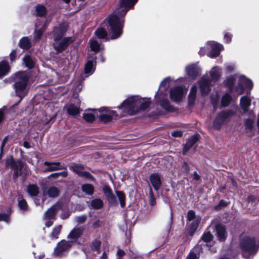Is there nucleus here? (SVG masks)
<instances>
[{"mask_svg": "<svg viewBox=\"0 0 259 259\" xmlns=\"http://www.w3.org/2000/svg\"><path fill=\"white\" fill-rule=\"evenodd\" d=\"M222 68L218 66L212 67L209 71L210 80L202 77L199 81V88L202 95L207 94L210 90L211 82H215L219 81L222 75Z\"/></svg>", "mask_w": 259, "mask_h": 259, "instance_id": "4", "label": "nucleus"}, {"mask_svg": "<svg viewBox=\"0 0 259 259\" xmlns=\"http://www.w3.org/2000/svg\"><path fill=\"white\" fill-rule=\"evenodd\" d=\"M206 47L210 50L208 56L211 58H214L219 56L220 52L224 49L222 45L213 41H207Z\"/></svg>", "mask_w": 259, "mask_h": 259, "instance_id": "11", "label": "nucleus"}, {"mask_svg": "<svg viewBox=\"0 0 259 259\" xmlns=\"http://www.w3.org/2000/svg\"><path fill=\"white\" fill-rule=\"evenodd\" d=\"M90 47L91 50L95 52L94 55L103 48V46L95 39H93L90 41Z\"/></svg>", "mask_w": 259, "mask_h": 259, "instance_id": "34", "label": "nucleus"}, {"mask_svg": "<svg viewBox=\"0 0 259 259\" xmlns=\"http://www.w3.org/2000/svg\"><path fill=\"white\" fill-rule=\"evenodd\" d=\"M95 33L96 35L100 38L108 39L109 37L108 36L107 32L106 30L103 28L98 29Z\"/></svg>", "mask_w": 259, "mask_h": 259, "instance_id": "37", "label": "nucleus"}, {"mask_svg": "<svg viewBox=\"0 0 259 259\" xmlns=\"http://www.w3.org/2000/svg\"><path fill=\"white\" fill-rule=\"evenodd\" d=\"M253 83L251 79L243 75H238L237 85L234 87V92L238 95L243 94L245 90H252Z\"/></svg>", "mask_w": 259, "mask_h": 259, "instance_id": "10", "label": "nucleus"}, {"mask_svg": "<svg viewBox=\"0 0 259 259\" xmlns=\"http://www.w3.org/2000/svg\"><path fill=\"white\" fill-rule=\"evenodd\" d=\"M15 163L16 161H14L12 157H10L6 160V165L7 167L10 166L13 168L14 166H15Z\"/></svg>", "mask_w": 259, "mask_h": 259, "instance_id": "50", "label": "nucleus"}, {"mask_svg": "<svg viewBox=\"0 0 259 259\" xmlns=\"http://www.w3.org/2000/svg\"><path fill=\"white\" fill-rule=\"evenodd\" d=\"M96 117L101 122L106 123L117 119L118 115L116 111L109 108L102 107L97 110Z\"/></svg>", "mask_w": 259, "mask_h": 259, "instance_id": "8", "label": "nucleus"}, {"mask_svg": "<svg viewBox=\"0 0 259 259\" xmlns=\"http://www.w3.org/2000/svg\"><path fill=\"white\" fill-rule=\"evenodd\" d=\"M71 244L70 242L62 240L59 242L54 250V254L57 256L63 255L66 251L70 248Z\"/></svg>", "mask_w": 259, "mask_h": 259, "instance_id": "15", "label": "nucleus"}, {"mask_svg": "<svg viewBox=\"0 0 259 259\" xmlns=\"http://www.w3.org/2000/svg\"><path fill=\"white\" fill-rule=\"evenodd\" d=\"M236 66L234 64H229L226 65V69L229 72H232L235 68Z\"/></svg>", "mask_w": 259, "mask_h": 259, "instance_id": "53", "label": "nucleus"}, {"mask_svg": "<svg viewBox=\"0 0 259 259\" xmlns=\"http://www.w3.org/2000/svg\"><path fill=\"white\" fill-rule=\"evenodd\" d=\"M116 194L120 201V204L121 207H124L125 206V195L121 191H116Z\"/></svg>", "mask_w": 259, "mask_h": 259, "instance_id": "48", "label": "nucleus"}, {"mask_svg": "<svg viewBox=\"0 0 259 259\" xmlns=\"http://www.w3.org/2000/svg\"><path fill=\"white\" fill-rule=\"evenodd\" d=\"M138 0H120L118 8L109 16L108 20H124V17Z\"/></svg>", "mask_w": 259, "mask_h": 259, "instance_id": "6", "label": "nucleus"}, {"mask_svg": "<svg viewBox=\"0 0 259 259\" xmlns=\"http://www.w3.org/2000/svg\"><path fill=\"white\" fill-rule=\"evenodd\" d=\"M197 217L193 210H190L188 212L187 219L188 221H191L196 218Z\"/></svg>", "mask_w": 259, "mask_h": 259, "instance_id": "51", "label": "nucleus"}, {"mask_svg": "<svg viewBox=\"0 0 259 259\" xmlns=\"http://www.w3.org/2000/svg\"><path fill=\"white\" fill-rule=\"evenodd\" d=\"M251 99L247 96H244L241 98L240 105L244 112H246L248 111V108L251 105Z\"/></svg>", "mask_w": 259, "mask_h": 259, "instance_id": "23", "label": "nucleus"}, {"mask_svg": "<svg viewBox=\"0 0 259 259\" xmlns=\"http://www.w3.org/2000/svg\"><path fill=\"white\" fill-rule=\"evenodd\" d=\"M227 205V203L224 201V200H221L220 203H219V204L218 206H217L216 207H219V206H226Z\"/></svg>", "mask_w": 259, "mask_h": 259, "instance_id": "64", "label": "nucleus"}, {"mask_svg": "<svg viewBox=\"0 0 259 259\" xmlns=\"http://www.w3.org/2000/svg\"><path fill=\"white\" fill-rule=\"evenodd\" d=\"M44 164L48 166L46 169V171H51L57 170L63 168V166L59 162L50 163L49 162L45 161Z\"/></svg>", "mask_w": 259, "mask_h": 259, "instance_id": "30", "label": "nucleus"}, {"mask_svg": "<svg viewBox=\"0 0 259 259\" xmlns=\"http://www.w3.org/2000/svg\"><path fill=\"white\" fill-rule=\"evenodd\" d=\"M23 60L25 66L28 68L31 69L34 67L35 61L29 55H25Z\"/></svg>", "mask_w": 259, "mask_h": 259, "instance_id": "35", "label": "nucleus"}, {"mask_svg": "<svg viewBox=\"0 0 259 259\" xmlns=\"http://www.w3.org/2000/svg\"><path fill=\"white\" fill-rule=\"evenodd\" d=\"M171 135L175 137H179L182 135V132L180 131H176L171 133Z\"/></svg>", "mask_w": 259, "mask_h": 259, "instance_id": "55", "label": "nucleus"}, {"mask_svg": "<svg viewBox=\"0 0 259 259\" xmlns=\"http://www.w3.org/2000/svg\"><path fill=\"white\" fill-rule=\"evenodd\" d=\"M14 88L16 95L21 99L27 95L29 89L27 73L24 72H20L16 74Z\"/></svg>", "mask_w": 259, "mask_h": 259, "instance_id": "5", "label": "nucleus"}, {"mask_svg": "<svg viewBox=\"0 0 259 259\" xmlns=\"http://www.w3.org/2000/svg\"><path fill=\"white\" fill-rule=\"evenodd\" d=\"M71 168L76 174L80 177H91V175L89 172L83 171L84 167L82 165L74 164L72 165Z\"/></svg>", "mask_w": 259, "mask_h": 259, "instance_id": "21", "label": "nucleus"}, {"mask_svg": "<svg viewBox=\"0 0 259 259\" xmlns=\"http://www.w3.org/2000/svg\"><path fill=\"white\" fill-rule=\"evenodd\" d=\"M174 79L170 77L165 78L160 84L159 90L155 97L160 105L165 110L170 111L171 106L167 98V89L173 82H175Z\"/></svg>", "mask_w": 259, "mask_h": 259, "instance_id": "3", "label": "nucleus"}, {"mask_svg": "<svg viewBox=\"0 0 259 259\" xmlns=\"http://www.w3.org/2000/svg\"><path fill=\"white\" fill-rule=\"evenodd\" d=\"M216 231L219 240L221 241H224L227 236L225 228L222 225H218L216 226Z\"/></svg>", "mask_w": 259, "mask_h": 259, "instance_id": "29", "label": "nucleus"}, {"mask_svg": "<svg viewBox=\"0 0 259 259\" xmlns=\"http://www.w3.org/2000/svg\"><path fill=\"white\" fill-rule=\"evenodd\" d=\"M75 219V221L78 224H82L85 221V220L87 219V217L85 215H83L76 217Z\"/></svg>", "mask_w": 259, "mask_h": 259, "instance_id": "52", "label": "nucleus"}, {"mask_svg": "<svg viewBox=\"0 0 259 259\" xmlns=\"http://www.w3.org/2000/svg\"><path fill=\"white\" fill-rule=\"evenodd\" d=\"M83 192L89 195H92L94 192V187L91 184H84L81 187Z\"/></svg>", "mask_w": 259, "mask_h": 259, "instance_id": "42", "label": "nucleus"}, {"mask_svg": "<svg viewBox=\"0 0 259 259\" xmlns=\"http://www.w3.org/2000/svg\"><path fill=\"white\" fill-rule=\"evenodd\" d=\"M83 231L82 227H75L68 236V238H71L73 241H76L82 234Z\"/></svg>", "mask_w": 259, "mask_h": 259, "instance_id": "26", "label": "nucleus"}, {"mask_svg": "<svg viewBox=\"0 0 259 259\" xmlns=\"http://www.w3.org/2000/svg\"><path fill=\"white\" fill-rule=\"evenodd\" d=\"M67 113L71 116L76 117L79 115L81 111L80 107L78 102L75 104H67L64 107Z\"/></svg>", "mask_w": 259, "mask_h": 259, "instance_id": "18", "label": "nucleus"}, {"mask_svg": "<svg viewBox=\"0 0 259 259\" xmlns=\"http://www.w3.org/2000/svg\"><path fill=\"white\" fill-rule=\"evenodd\" d=\"M185 72L190 78L194 79L200 75L201 69L197 63L191 64L186 67Z\"/></svg>", "mask_w": 259, "mask_h": 259, "instance_id": "14", "label": "nucleus"}, {"mask_svg": "<svg viewBox=\"0 0 259 259\" xmlns=\"http://www.w3.org/2000/svg\"><path fill=\"white\" fill-rule=\"evenodd\" d=\"M62 229L61 225H58L56 227L54 228L53 230V231L51 233V237L53 239H57L58 238V235L60 234L61 230Z\"/></svg>", "mask_w": 259, "mask_h": 259, "instance_id": "47", "label": "nucleus"}, {"mask_svg": "<svg viewBox=\"0 0 259 259\" xmlns=\"http://www.w3.org/2000/svg\"><path fill=\"white\" fill-rule=\"evenodd\" d=\"M206 50H208V49L207 48L206 44L205 46L204 47H201L200 48V51L199 52V54L201 56H203L205 54V52H206Z\"/></svg>", "mask_w": 259, "mask_h": 259, "instance_id": "56", "label": "nucleus"}, {"mask_svg": "<svg viewBox=\"0 0 259 259\" xmlns=\"http://www.w3.org/2000/svg\"><path fill=\"white\" fill-rule=\"evenodd\" d=\"M200 221L201 218L199 216H197L196 218L192 221V222L191 225V230L192 233L197 229Z\"/></svg>", "mask_w": 259, "mask_h": 259, "instance_id": "44", "label": "nucleus"}, {"mask_svg": "<svg viewBox=\"0 0 259 259\" xmlns=\"http://www.w3.org/2000/svg\"><path fill=\"white\" fill-rule=\"evenodd\" d=\"M16 51L13 50L10 55V59L12 61H13V60H15V59L16 58Z\"/></svg>", "mask_w": 259, "mask_h": 259, "instance_id": "59", "label": "nucleus"}, {"mask_svg": "<svg viewBox=\"0 0 259 259\" xmlns=\"http://www.w3.org/2000/svg\"><path fill=\"white\" fill-rule=\"evenodd\" d=\"M197 88L196 85H193L191 89L189 96V101L190 103H193L195 100L197 93Z\"/></svg>", "mask_w": 259, "mask_h": 259, "instance_id": "41", "label": "nucleus"}, {"mask_svg": "<svg viewBox=\"0 0 259 259\" xmlns=\"http://www.w3.org/2000/svg\"><path fill=\"white\" fill-rule=\"evenodd\" d=\"M149 179L150 183L154 190L158 191L160 189L162 184L161 176L157 173H154L150 175Z\"/></svg>", "mask_w": 259, "mask_h": 259, "instance_id": "19", "label": "nucleus"}, {"mask_svg": "<svg viewBox=\"0 0 259 259\" xmlns=\"http://www.w3.org/2000/svg\"><path fill=\"white\" fill-rule=\"evenodd\" d=\"M96 57L88 58L87 62L84 66L85 77L92 74L95 71L96 65Z\"/></svg>", "mask_w": 259, "mask_h": 259, "instance_id": "16", "label": "nucleus"}, {"mask_svg": "<svg viewBox=\"0 0 259 259\" xmlns=\"http://www.w3.org/2000/svg\"><path fill=\"white\" fill-rule=\"evenodd\" d=\"M97 110H88L84 111L83 114V119L89 122H92L94 121L96 117V112Z\"/></svg>", "mask_w": 259, "mask_h": 259, "instance_id": "24", "label": "nucleus"}, {"mask_svg": "<svg viewBox=\"0 0 259 259\" xmlns=\"http://www.w3.org/2000/svg\"><path fill=\"white\" fill-rule=\"evenodd\" d=\"M150 98H142L139 96L130 97L117 108L121 110L120 116L133 115L140 111L146 110L150 105Z\"/></svg>", "mask_w": 259, "mask_h": 259, "instance_id": "1", "label": "nucleus"}, {"mask_svg": "<svg viewBox=\"0 0 259 259\" xmlns=\"http://www.w3.org/2000/svg\"><path fill=\"white\" fill-rule=\"evenodd\" d=\"M10 70L8 63L5 61L0 62V78L6 75Z\"/></svg>", "mask_w": 259, "mask_h": 259, "instance_id": "33", "label": "nucleus"}, {"mask_svg": "<svg viewBox=\"0 0 259 259\" xmlns=\"http://www.w3.org/2000/svg\"><path fill=\"white\" fill-rule=\"evenodd\" d=\"M231 97L229 94H226L222 99V105L224 107L227 106L230 103Z\"/></svg>", "mask_w": 259, "mask_h": 259, "instance_id": "45", "label": "nucleus"}, {"mask_svg": "<svg viewBox=\"0 0 259 259\" xmlns=\"http://www.w3.org/2000/svg\"><path fill=\"white\" fill-rule=\"evenodd\" d=\"M187 259H197V256L196 253L190 252Z\"/></svg>", "mask_w": 259, "mask_h": 259, "instance_id": "60", "label": "nucleus"}, {"mask_svg": "<svg viewBox=\"0 0 259 259\" xmlns=\"http://www.w3.org/2000/svg\"><path fill=\"white\" fill-rule=\"evenodd\" d=\"M27 192L33 198L36 205H41L44 201L43 194H39L38 188L34 185H30L27 187Z\"/></svg>", "mask_w": 259, "mask_h": 259, "instance_id": "13", "label": "nucleus"}, {"mask_svg": "<svg viewBox=\"0 0 259 259\" xmlns=\"http://www.w3.org/2000/svg\"><path fill=\"white\" fill-rule=\"evenodd\" d=\"M212 235L209 232L204 233L202 237V241L206 243V245H211L212 242Z\"/></svg>", "mask_w": 259, "mask_h": 259, "instance_id": "39", "label": "nucleus"}, {"mask_svg": "<svg viewBox=\"0 0 259 259\" xmlns=\"http://www.w3.org/2000/svg\"><path fill=\"white\" fill-rule=\"evenodd\" d=\"M187 92V89L183 86H176L170 91V98L174 102L180 101Z\"/></svg>", "mask_w": 259, "mask_h": 259, "instance_id": "12", "label": "nucleus"}, {"mask_svg": "<svg viewBox=\"0 0 259 259\" xmlns=\"http://www.w3.org/2000/svg\"><path fill=\"white\" fill-rule=\"evenodd\" d=\"M70 213L68 211H66V212H63L61 215H60V217L62 219H66L67 218H68L69 217V216L70 215Z\"/></svg>", "mask_w": 259, "mask_h": 259, "instance_id": "57", "label": "nucleus"}, {"mask_svg": "<svg viewBox=\"0 0 259 259\" xmlns=\"http://www.w3.org/2000/svg\"><path fill=\"white\" fill-rule=\"evenodd\" d=\"M11 210L8 212L9 214L5 213H0V221H3L7 223H9L10 221L9 214L11 213Z\"/></svg>", "mask_w": 259, "mask_h": 259, "instance_id": "49", "label": "nucleus"}, {"mask_svg": "<svg viewBox=\"0 0 259 259\" xmlns=\"http://www.w3.org/2000/svg\"><path fill=\"white\" fill-rule=\"evenodd\" d=\"M255 114L252 111L249 112V118L247 119L245 123L246 132L250 137L254 135L255 128L253 126Z\"/></svg>", "mask_w": 259, "mask_h": 259, "instance_id": "17", "label": "nucleus"}, {"mask_svg": "<svg viewBox=\"0 0 259 259\" xmlns=\"http://www.w3.org/2000/svg\"><path fill=\"white\" fill-rule=\"evenodd\" d=\"M149 202L151 206L155 205L156 202L152 191V189L150 186H149Z\"/></svg>", "mask_w": 259, "mask_h": 259, "instance_id": "46", "label": "nucleus"}, {"mask_svg": "<svg viewBox=\"0 0 259 259\" xmlns=\"http://www.w3.org/2000/svg\"><path fill=\"white\" fill-rule=\"evenodd\" d=\"M240 246L243 251L242 255L245 259H250V256L256 253L258 248L255 239L248 236L242 239Z\"/></svg>", "mask_w": 259, "mask_h": 259, "instance_id": "7", "label": "nucleus"}, {"mask_svg": "<svg viewBox=\"0 0 259 259\" xmlns=\"http://www.w3.org/2000/svg\"><path fill=\"white\" fill-rule=\"evenodd\" d=\"M235 114L232 110H227L220 112L217 115L213 122L212 127L215 130H220L228 123L230 118Z\"/></svg>", "mask_w": 259, "mask_h": 259, "instance_id": "9", "label": "nucleus"}, {"mask_svg": "<svg viewBox=\"0 0 259 259\" xmlns=\"http://www.w3.org/2000/svg\"><path fill=\"white\" fill-rule=\"evenodd\" d=\"M199 135L197 134L194 135L192 136L187 141L185 146L183 149V154H185L188 151L189 149L198 140Z\"/></svg>", "mask_w": 259, "mask_h": 259, "instance_id": "28", "label": "nucleus"}, {"mask_svg": "<svg viewBox=\"0 0 259 259\" xmlns=\"http://www.w3.org/2000/svg\"><path fill=\"white\" fill-rule=\"evenodd\" d=\"M19 46L23 49H28L31 47L30 39L27 37H24L19 42Z\"/></svg>", "mask_w": 259, "mask_h": 259, "instance_id": "36", "label": "nucleus"}, {"mask_svg": "<svg viewBox=\"0 0 259 259\" xmlns=\"http://www.w3.org/2000/svg\"><path fill=\"white\" fill-rule=\"evenodd\" d=\"M35 8L37 15L38 16L42 17L47 13L46 8L43 5H38L36 6Z\"/></svg>", "mask_w": 259, "mask_h": 259, "instance_id": "40", "label": "nucleus"}, {"mask_svg": "<svg viewBox=\"0 0 259 259\" xmlns=\"http://www.w3.org/2000/svg\"><path fill=\"white\" fill-rule=\"evenodd\" d=\"M232 35L231 33L228 32H226L224 34V39L225 40L226 42L227 43H229L232 39Z\"/></svg>", "mask_w": 259, "mask_h": 259, "instance_id": "54", "label": "nucleus"}, {"mask_svg": "<svg viewBox=\"0 0 259 259\" xmlns=\"http://www.w3.org/2000/svg\"><path fill=\"white\" fill-rule=\"evenodd\" d=\"M59 194L58 189L55 187H51L47 190H45L43 192V198L45 199L46 196L48 195L50 197H57Z\"/></svg>", "mask_w": 259, "mask_h": 259, "instance_id": "32", "label": "nucleus"}, {"mask_svg": "<svg viewBox=\"0 0 259 259\" xmlns=\"http://www.w3.org/2000/svg\"><path fill=\"white\" fill-rule=\"evenodd\" d=\"M238 75L234 74L227 77L224 81V85L228 88L231 92H233V85L235 81L238 80Z\"/></svg>", "mask_w": 259, "mask_h": 259, "instance_id": "22", "label": "nucleus"}, {"mask_svg": "<svg viewBox=\"0 0 259 259\" xmlns=\"http://www.w3.org/2000/svg\"><path fill=\"white\" fill-rule=\"evenodd\" d=\"M93 245L96 249L98 250V248L99 247V246L100 245V242L99 241L96 240L95 241H94L93 243Z\"/></svg>", "mask_w": 259, "mask_h": 259, "instance_id": "61", "label": "nucleus"}, {"mask_svg": "<svg viewBox=\"0 0 259 259\" xmlns=\"http://www.w3.org/2000/svg\"><path fill=\"white\" fill-rule=\"evenodd\" d=\"M103 191L110 203H116V198L108 186H104L103 188Z\"/></svg>", "mask_w": 259, "mask_h": 259, "instance_id": "25", "label": "nucleus"}, {"mask_svg": "<svg viewBox=\"0 0 259 259\" xmlns=\"http://www.w3.org/2000/svg\"><path fill=\"white\" fill-rule=\"evenodd\" d=\"M60 209L59 204H55L49 208L45 213L44 218L46 220L54 219L57 212Z\"/></svg>", "mask_w": 259, "mask_h": 259, "instance_id": "20", "label": "nucleus"}, {"mask_svg": "<svg viewBox=\"0 0 259 259\" xmlns=\"http://www.w3.org/2000/svg\"><path fill=\"white\" fill-rule=\"evenodd\" d=\"M8 136L5 137V138L4 139L3 142H2V145H1V151H3V148H4V147L5 146L6 143L7 142V141L8 140Z\"/></svg>", "mask_w": 259, "mask_h": 259, "instance_id": "62", "label": "nucleus"}, {"mask_svg": "<svg viewBox=\"0 0 259 259\" xmlns=\"http://www.w3.org/2000/svg\"><path fill=\"white\" fill-rule=\"evenodd\" d=\"M117 254L119 257V258H121V257L124 255V252L123 250L118 249Z\"/></svg>", "mask_w": 259, "mask_h": 259, "instance_id": "63", "label": "nucleus"}, {"mask_svg": "<svg viewBox=\"0 0 259 259\" xmlns=\"http://www.w3.org/2000/svg\"><path fill=\"white\" fill-rule=\"evenodd\" d=\"M18 206L20 209L25 211L28 209V205L26 201L22 196H19L18 198Z\"/></svg>", "mask_w": 259, "mask_h": 259, "instance_id": "38", "label": "nucleus"}, {"mask_svg": "<svg viewBox=\"0 0 259 259\" xmlns=\"http://www.w3.org/2000/svg\"><path fill=\"white\" fill-rule=\"evenodd\" d=\"M91 205L94 209H100L103 206V203L101 199H96L92 201Z\"/></svg>", "mask_w": 259, "mask_h": 259, "instance_id": "43", "label": "nucleus"}, {"mask_svg": "<svg viewBox=\"0 0 259 259\" xmlns=\"http://www.w3.org/2000/svg\"><path fill=\"white\" fill-rule=\"evenodd\" d=\"M24 167V163L20 160L16 161L15 166L13 169L14 170L13 177L15 179L18 178L22 174V169Z\"/></svg>", "mask_w": 259, "mask_h": 259, "instance_id": "27", "label": "nucleus"}, {"mask_svg": "<svg viewBox=\"0 0 259 259\" xmlns=\"http://www.w3.org/2000/svg\"><path fill=\"white\" fill-rule=\"evenodd\" d=\"M67 25L63 23L54 29V46L57 52H61L65 50L67 46L73 41L72 37H66L61 39L64 33L67 30Z\"/></svg>", "mask_w": 259, "mask_h": 259, "instance_id": "2", "label": "nucleus"}, {"mask_svg": "<svg viewBox=\"0 0 259 259\" xmlns=\"http://www.w3.org/2000/svg\"><path fill=\"white\" fill-rule=\"evenodd\" d=\"M100 221L99 220H97L93 224L92 227L94 229H96L97 228L100 227Z\"/></svg>", "mask_w": 259, "mask_h": 259, "instance_id": "58", "label": "nucleus"}, {"mask_svg": "<svg viewBox=\"0 0 259 259\" xmlns=\"http://www.w3.org/2000/svg\"><path fill=\"white\" fill-rule=\"evenodd\" d=\"M40 23L39 22L36 23L35 24V30L34 32V37L35 39L37 40L39 39L42 36L44 31L46 29V26L44 25L40 27Z\"/></svg>", "mask_w": 259, "mask_h": 259, "instance_id": "31", "label": "nucleus"}]
</instances>
